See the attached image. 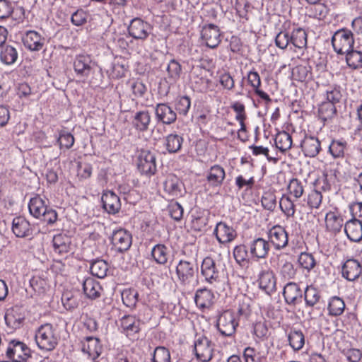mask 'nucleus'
<instances>
[{
    "label": "nucleus",
    "instance_id": "obj_1",
    "mask_svg": "<svg viewBox=\"0 0 362 362\" xmlns=\"http://www.w3.org/2000/svg\"><path fill=\"white\" fill-rule=\"evenodd\" d=\"M185 257L180 259L175 269L177 281L180 286L189 288L198 272L197 250L185 248Z\"/></svg>",
    "mask_w": 362,
    "mask_h": 362
},
{
    "label": "nucleus",
    "instance_id": "obj_2",
    "mask_svg": "<svg viewBox=\"0 0 362 362\" xmlns=\"http://www.w3.org/2000/svg\"><path fill=\"white\" fill-rule=\"evenodd\" d=\"M35 340L40 349L50 351L58 344L59 336L52 325L46 323L40 325L35 331Z\"/></svg>",
    "mask_w": 362,
    "mask_h": 362
},
{
    "label": "nucleus",
    "instance_id": "obj_3",
    "mask_svg": "<svg viewBox=\"0 0 362 362\" xmlns=\"http://www.w3.org/2000/svg\"><path fill=\"white\" fill-rule=\"evenodd\" d=\"M353 33L347 28H341L336 31L332 37L334 50L339 54H344L354 45Z\"/></svg>",
    "mask_w": 362,
    "mask_h": 362
},
{
    "label": "nucleus",
    "instance_id": "obj_4",
    "mask_svg": "<svg viewBox=\"0 0 362 362\" xmlns=\"http://www.w3.org/2000/svg\"><path fill=\"white\" fill-rule=\"evenodd\" d=\"M202 43L210 49H216L221 42V33L218 25L213 23L203 25L200 30Z\"/></svg>",
    "mask_w": 362,
    "mask_h": 362
},
{
    "label": "nucleus",
    "instance_id": "obj_5",
    "mask_svg": "<svg viewBox=\"0 0 362 362\" xmlns=\"http://www.w3.org/2000/svg\"><path fill=\"white\" fill-rule=\"evenodd\" d=\"M193 351L197 360L209 362L213 357L214 344L206 336L196 335Z\"/></svg>",
    "mask_w": 362,
    "mask_h": 362
},
{
    "label": "nucleus",
    "instance_id": "obj_6",
    "mask_svg": "<svg viewBox=\"0 0 362 362\" xmlns=\"http://www.w3.org/2000/svg\"><path fill=\"white\" fill-rule=\"evenodd\" d=\"M238 322L235 320L234 313L230 310L223 311L217 320L216 327L221 335L232 337L236 331Z\"/></svg>",
    "mask_w": 362,
    "mask_h": 362
},
{
    "label": "nucleus",
    "instance_id": "obj_7",
    "mask_svg": "<svg viewBox=\"0 0 362 362\" xmlns=\"http://www.w3.org/2000/svg\"><path fill=\"white\" fill-rule=\"evenodd\" d=\"M222 269L220 262H216L210 257H205L201 265V274L205 281L214 284L220 281V272Z\"/></svg>",
    "mask_w": 362,
    "mask_h": 362
},
{
    "label": "nucleus",
    "instance_id": "obj_8",
    "mask_svg": "<svg viewBox=\"0 0 362 362\" xmlns=\"http://www.w3.org/2000/svg\"><path fill=\"white\" fill-rule=\"evenodd\" d=\"M6 356L13 362H26L30 357V349L23 342L14 339L8 343Z\"/></svg>",
    "mask_w": 362,
    "mask_h": 362
},
{
    "label": "nucleus",
    "instance_id": "obj_9",
    "mask_svg": "<svg viewBox=\"0 0 362 362\" xmlns=\"http://www.w3.org/2000/svg\"><path fill=\"white\" fill-rule=\"evenodd\" d=\"M137 168L141 174L147 176L154 175L156 171L155 155L149 150L141 149L138 156Z\"/></svg>",
    "mask_w": 362,
    "mask_h": 362
},
{
    "label": "nucleus",
    "instance_id": "obj_10",
    "mask_svg": "<svg viewBox=\"0 0 362 362\" xmlns=\"http://www.w3.org/2000/svg\"><path fill=\"white\" fill-rule=\"evenodd\" d=\"M245 78H246L247 85L252 88L254 93L263 100L265 105H267L272 103V100L270 96L260 88L262 85L261 78L255 68L247 73L246 77L243 78L242 83H243ZM241 85L243 86V83Z\"/></svg>",
    "mask_w": 362,
    "mask_h": 362
},
{
    "label": "nucleus",
    "instance_id": "obj_11",
    "mask_svg": "<svg viewBox=\"0 0 362 362\" xmlns=\"http://www.w3.org/2000/svg\"><path fill=\"white\" fill-rule=\"evenodd\" d=\"M268 242L273 245L275 250H280L285 248L288 242V234L284 227L276 225L267 232Z\"/></svg>",
    "mask_w": 362,
    "mask_h": 362
},
{
    "label": "nucleus",
    "instance_id": "obj_12",
    "mask_svg": "<svg viewBox=\"0 0 362 362\" xmlns=\"http://www.w3.org/2000/svg\"><path fill=\"white\" fill-rule=\"evenodd\" d=\"M111 243L118 252L122 253L127 251L132 243V237L129 232L124 229H118L113 231L111 237Z\"/></svg>",
    "mask_w": 362,
    "mask_h": 362
},
{
    "label": "nucleus",
    "instance_id": "obj_13",
    "mask_svg": "<svg viewBox=\"0 0 362 362\" xmlns=\"http://www.w3.org/2000/svg\"><path fill=\"white\" fill-rule=\"evenodd\" d=\"M151 28L150 24L139 18L132 19L128 27V33L130 36L136 40H146Z\"/></svg>",
    "mask_w": 362,
    "mask_h": 362
},
{
    "label": "nucleus",
    "instance_id": "obj_14",
    "mask_svg": "<svg viewBox=\"0 0 362 362\" xmlns=\"http://www.w3.org/2000/svg\"><path fill=\"white\" fill-rule=\"evenodd\" d=\"M248 248L252 258L256 259H265L270 250V245L267 240L262 238H257L250 242Z\"/></svg>",
    "mask_w": 362,
    "mask_h": 362
},
{
    "label": "nucleus",
    "instance_id": "obj_15",
    "mask_svg": "<svg viewBox=\"0 0 362 362\" xmlns=\"http://www.w3.org/2000/svg\"><path fill=\"white\" fill-rule=\"evenodd\" d=\"M155 115L158 122L170 125L177 120V112L168 103H158L155 107Z\"/></svg>",
    "mask_w": 362,
    "mask_h": 362
},
{
    "label": "nucleus",
    "instance_id": "obj_16",
    "mask_svg": "<svg viewBox=\"0 0 362 362\" xmlns=\"http://www.w3.org/2000/svg\"><path fill=\"white\" fill-rule=\"evenodd\" d=\"M22 41L26 49L37 52L43 49L46 40L37 32L28 30L23 36Z\"/></svg>",
    "mask_w": 362,
    "mask_h": 362
},
{
    "label": "nucleus",
    "instance_id": "obj_17",
    "mask_svg": "<svg viewBox=\"0 0 362 362\" xmlns=\"http://www.w3.org/2000/svg\"><path fill=\"white\" fill-rule=\"evenodd\" d=\"M81 344L82 351L91 360L96 359L102 353V345L99 339L96 337H86L81 341Z\"/></svg>",
    "mask_w": 362,
    "mask_h": 362
},
{
    "label": "nucleus",
    "instance_id": "obj_18",
    "mask_svg": "<svg viewBox=\"0 0 362 362\" xmlns=\"http://www.w3.org/2000/svg\"><path fill=\"white\" fill-rule=\"evenodd\" d=\"M283 296L288 305H296L301 303L303 292L298 284L295 282H288L284 288Z\"/></svg>",
    "mask_w": 362,
    "mask_h": 362
},
{
    "label": "nucleus",
    "instance_id": "obj_19",
    "mask_svg": "<svg viewBox=\"0 0 362 362\" xmlns=\"http://www.w3.org/2000/svg\"><path fill=\"white\" fill-rule=\"evenodd\" d=\"M4 319L7 326L12 329L19 328L25 319L23 308L19 306H13L7 309Z\"/></svg>",
    "mask_w": 362,
    "mask_h": 362
},
{
    "label": "nucleus",
    "instance_id": "obj_20",
    "mask_svg": "<svg viewBox=\"0 0 362 362\" xmlns=\"http://www.w3.org/2000/svg\"><path fill=\"white\" fill-rule=\"evenodd\" d=\"M214 233L218 243L225 244L233 241L237 236L235 230L224 222L216 224Z\"/></svg>",
    "mask_w": 362,
    "mask_h": 362
},
{
    "label": "nucleus",
    "instance_id": "obj_21",
    "mask_svg": "<svg viewBox=\"0 0 362 362\" xmlns=\"http://www.w3.org/2000/svg\"><path fill=\"white\" fill-rule=\"evenodd\" d=\"M259 288L266 293L271 294L276 291V278L270 269L262 270L258 278Z\"/></svg>",
    "mask_w": 362,
    "mask_h": 362
},
{
    "label": "nucleus",
    "instance_id": "obj_22",
    "mask_svg": "<svg viewBox=\"0 0 362 362\" xmlns=\"http://www.w3.org/2000/svg\"><path fill=\"white\" fill-rule=\"evenodd\" d=\"M122 332L127 337H135L140 331V320L132 315L122 317L120 320Z\"/></svg>",
    "mask_w": 362,
    "mask_h": 362
},
{
    "label": "nucleus",
    "instance_id": "obj_23",
    "mask_svg": "<svg viewBox=\"0 0 362 362\" xmlns=\"http://www.w3.org/2000/svg\"><path fill=\"white\" fill-rule=\"evenodd\" d=\"M214 293L207 288L198 289L194 296L196 305L201 310L209 309L214 304Z\"/></svg>",
    "mask_w": 362,
    "mask_h": 362
},
{
    "label": "nucleus",
    "instance_id": "obj_24",
    "mask_svg": "<svg viewBox=\"0 0 362 362\" xmlns=\"http://www.w3.org/2000/svg\"><path fill=\"white\" fill-rule=\"evenodd\" d=\"M103 209L110 214H115L121 208L119 198L112 191L104 192L101 197Z\"/></svg>",
    "mask_w": 362,
    "mask_h": 362
},
{
    "label": "nucleus",
    "instance_id": "obj_25",
    "mask_svg": "<svg viewBox=\"0 0 362 362\" xmlns=\"http://www.w3.org/2000/svg\"><path fill=\"white\" fill-rule=\"evenodd\" d=\"M12 231L16 237L25 238L32 235L30 223L22 216L15 217L12 221Z\"/></svg>",
    "mask_w": 362,
    "mask_h": 362
},
{
    "label": "nucleus",
    "instance_id": "obj_26",
    "mask_svg": "<svg viewBox=\"0 0 362 362\" xmlns=\"http://www.w3.org/2000/svg\"><path fill=\"white\" fill-rule=\"evenodd\" d=\"M204 71L201 68L195 69L191 76L192 83L194 88L201 93H206L210 90L211 80L202 76Z\"/></svg>",
    "mask_w": 362,
    "mask_h": 362
},
{
    "label": "nucleus",
    "instance_id": "obj_27",
    "mask_svg": "<svg viewBox=\"0 0 362 362\" xmlns=\"http://www.w3.org/2000/svg\"><path fill=\"white\" fill-rule=\"evenodd\" d=\"M84 294L90 299H96L101 295L102 287L92 276L85 278L82 281Z\"/></svg>",
    "mask_w": 362,
    "mask_h": 362
},
{
    "label": "nucleus",
    "instance_id": "obj_28",
    "mask_svg": "<svg viewBox=\"0 0 362 362\" xmlns=\"http://www.w3.org/2000/svg\"><path fill=\"white\" fill-rule=\"evenodd\" d=\"M344 231L348 238L352 242H359L362 240V223L361 221L353 218L347 221L344 226Z\"/></svg>",
    "mask_w": 362,
    "mask_h": 362
},
{
    "label": "nucleus",
    "instance_id": "obj_29",
    "mask_svg": "<svg viewBox=\"0 0 362 362\" xmlns=\"http://www.w3.org/2000/svg\"><path fill=\"white\" fill-rule=\"evenodd\" d=\"M361 266L360 263L353 259H348L342 267L341 273L343 277L349 281H354L361 274Z\"/></svg>",
    "mask_w": 362,
    "mask_h": 362
},
{
    "label": "nucleus",
    "instance_id": "obj_30",
    "mask_svg": "<svg viewBox=\"0 0 362 362\" xmlns=\"http://www.w3.org/2000/svg\"><path fill=\"white\" fill-rule=\"evenodd\" d=\"M151 121V117L148 110H141L133 116L132 124L136 130L144 132L148 129Z\"/></svg>",
    "mask_w": 362,
    "mask_h": 362
},
{
    "label": "nucleus",
    "instance_id": "obj_31",
    "mask_svg": "<svg viewBox=\"0 0 362 362\" xmlns=\"http://www.w3.org/2000/svg\"><path fill=\"white\" fill-rule=\"evenodd\" d=\"M300 146L305 156L308 157L316 156L321 149L320 142L318 139L311 136H305L301 141Z\"/></svg>",
    "mask_w": 362,
    "mask_h": 362
},
{
    "label": "nucleus",
    "instance_id": "obj_32",
    "mask_svg": "<svg viewBox=\"0 0 362 362\" xmlns=\"http://www.w3.org/2000/svg\"><path fill=\"white\" fill-rule=\"evenodd\" d=\"M74 69L78 76L88 77L93 71L90 59L84 55L76 57L74 62Z\"/></svg>",
    "mask_w": 362,
    "mask_h": 362
},
{
    "label": "nucleus",
    "instance_id": "obj_33",
    "mask_svg": "<svg viewBox=\"0 0 362 362\" xmlns=\"http://www.w3.org/2000/svg\"><path fill=\"white\" fill-rule=\"evenodd\" d=\"M290 42L295 47L298 49L305 48L308 43V35L305 30L301 28L293 26L290 30Z\"/></svg>",
    "mask_w": 362,
    "mask_h": 362
},
{
    "label": "nucleus",
    "instance_id": "obj_34",
    "mask_svg": "<svg viewBox=\"0 0 362 362\" xmlns=\"http://www.w3.org/2000/svg\"><path fill=\"white\" fill-rule=\"evenodd\" d=\"M54 251L59 255L67 253L70 250L71 238L66 234L59 233L52 239Z\"/></svg>",
    "mask_w": 362,
    "mask_h": 362
},
{
    "label": "nucleus",
    "instance_id": "obj_35",
    "mask_svg": "<svg viewBox=\"0 0 362 362\" xmlns=\"http://www.w3.org/2000/svg\"><path fill=\"white\" fill-rule=\"evenodd\" d=\"M309 6L306 7L308 12V16L310 18H316L320 21L325 20L329 13V8L322 2L317 3H308Z\"/></svg>",
    "mask_w": 362,
    "mask_h": 362
},
{
    "label": "nucleus",
    "instance_id": "obj_36",
    "mask_svg": "<svg viewBox=\"0 0 362 362\" xmlns=\"http://www.w3.org/2000/svg\"><path fill=\"white\" fill-rule=\"evenodd\" d=\"M18 57V51L15 47L4 44L0 47V61L4 64H13L17 61Z\"/></svg>",
    "mask_w": 362,
    "mask_h": 362
},
{
    "label": "nucleus",
    "instance_id": "obj_37",
    "mask_svg": "<svg viewBox=\"0 0 362 362\" xmlns=\"http://www.w3.org/2000/svg\"><path fill=\"white\" fill-rule=\"evenodd\" d=\"M306 308H314L321 300L320 291L313 285L307 286L303 295Z\"/></svg>",
    "mask_w": 362,
    "mask_h": 362
},
{
    "label": "nucleus",
    "instance_id": "obj_38",
    "mask_svg": "<svg viewBox=\"0 0 362 362\" xmlns=\"http://www.w3.org/2000/svg\"><path fill=\"white\" fill-rule=\"evenodd\" d=\"M47 208L45 201L38 195L31 198L28 204L30 214L36 218H41Z\"/></svg>",
    "mask_w": 362,
    "mask_h": 362
},
{
    "label": "nucleus",
    "instance_id": "obj_39",
    "mask_svg": "<svg viewBox=\"0 0 362 362\" xmlns=\"http://www.w3.org/2000/svg\"><path fill=\"white\" fill-rule=\"evenodd\" d=\"M287 337L289 345L293 350L299 351L303 349L305 344V335L302 330L291 328Z\"/></svg>",
    "mask_w": 362,
    "mask_h": 362
},
{
    "label": "nucleus",
    "instance_id": "obj_40",
    "mask_svg": "<svg viewBox=\"0 0 362 362\" xmlns=\"http://www.w3.org/2000/svg\"><path fill=\"white\" fill-rule=\"evenodd\" d=\"M344 220L341 216L335 212L329 211L325 216V224L328 230L338 233L341 230Z\"/></svg>",
    "mask_w": 362,
    "mask_h": 362
},
{
    "label": "nucleus",
    "instance_id": "obj_41",
    "mask_svg": "<svg viewBox=\"0 0 362 362\" xmlns=\"http://www.w3.org/2000/svg\"><path fill=\"white\" fill-rule=\"evenodd\" d=\"M291 23H285L282 25L281 30L275 37V45L281 49H285L291 45L290 42Z\"/></svg>",
    "mask_w": 362,
    "mask_h": 362
},
{
    "label": "nucleus",
    "instance_id": "obj_42",
    "mask_svg": "<svg viewBox=\"0 0 362 362\" xmlns=\"http://www.w3.org/2000/svg\"><path fill=\"white\" fill-rule=\"evenodd\" d=\"M182 136L177 134H170L165 138V146L169 153L179 152L183 144Z\"/></svg>",
    "mask_w": 362,
    "mask_h": 362
},
{
    "label": "nucleus",
    "instance_id": "obj_43",
    "mask_svg": "<svg viewBox=\"0 0 362 362\" xmlns=\"http://www.w3.org/2000/svg\"><path fill=\"white\" fill-rule=\"evenodd\" d=\"M319 117L325 122L331 120L337 115L336 105L329 102H322L318 108Z\"/></svg>",
    "mask_w": 362,
    "mask_h": 362
},
{
    "label": "nucleus",
    "instance_id": "obj_44",
    "mask_svg": "<svg viewBox=\"0 0 362 362\" xmlns=\"http://www.w3.org/2000/svg\"><path fill=\"white\" fill-rule=\"evenodd\" d=\"M345 309V303L342 298L338 296H332L329 298L327 305L328 315L330 316H339Z\"/></svg>",
    "mask_w": 362,
    "mask_h": 362
},
{
    "label": "nucleus",
    "instance_id": "obj_45",
    "mask_svg": "<svg viewBox=\"0 0 362 362\" xmlns=\"http://www.w3.org/2000/svg\"><path fill=\"white\" fill-rule=\"evenodd\" d=\"M151 256L156 263L165 264L168 262L169 250L163 244H157L151 250Z\"/></svg>",
    "mask_w": 362,
    "mask_h": 362
},
{
    "label": "nucleus",
    "instance_id": "obj_46",
    "mask_svg": "<svg viewBox=\"0 0 362 362\" xmlns=\"http://www.w3.org/2000/svg\"><path fill=\"white\" fill-rule=\"evenodd\" d=\"M346 54V62L351 69H359L362 68V52L355 50L353 48Z\"/></svg>",
    "mask_w": 362,
    "mask_h": 362
},
{
    "label": "nucleus",
    "instance_id": "obj_47",
    "mask_svg": "<svg viewBox=\"0 0 362 362\" xmlns=\"http://www.w3.org/2000/svg\"><path fill=\"white\" fill-rule=\"evenodd\" d=\"M275 145L281 152H285L292 146V137L285 131L279 132L275 136Z\"/></svg>",
    "mask_w": 362,
    "mask_h": 362
},
{
    "label": "nucleus",
    "instance_id": "obj_48",
    "mask_svg": "<svg viewBox=\"0 0 362 362\" xmlns=\"http://www.w3.org/2000/svg\"><path fill=\"white\" fill-rule=\"evenodd\" d=\"M293 75L297 81H308L313 78L312 68L308 64L298 65L293 69Z\"/></svg>",
    "mask_w": 362,
    "mask_h": 362
},
{
    "label": "nucleus",
    "instance_id": "obj_49",
    "mask_svg": "<svg viewBox=\"0 0 362 362\" xmlns=\"http://www.w3.org/2000/svg\"><path fill=\"white\" fill-rule=\"evenodd\" d=\"M279 269L281 276L288 280L294 279L297 273L294 264L288 259H281Z\"/></svg>",
    "mask_w": 362,
    "mask_h": 362
},
{
    "label": "nucleus",
    "instance_id": "obj_50",
    "mask_svg": "<svg viewBox=\"0 0 362 362\" xmlns=\"http://www.w3.org/2000/svg\"><path fill=\"white\" fill-rule=\"evenodd\" d=\"M163 189L173 197H182L186 193L183 182H163Z\"/></svg>",
    "mask_w": 362,
    "mask_h": 362
},
{
    "label": "nucleus",
    "instance_id": "obj_51",
    "mask_svg": "<svg viewBox=\"0 0 362 362\" xmlns=\"http://www.w3.org/2000/svg\"><path fill=\"white\" fill-rule=\"evenodd\" d=\"M90 269L92 275L103 279L107 276L108 264L105 260L97 259L91 263Z\"/></svg>",
    "mask_w": 362,
    "mask_h": 362
},
{
    "label": "nucleus",
    "instance_id": "obj_52",
    "mask_svg": "<svg viewBox=\"0 0 362 362\" xmlns=\"http://www.w3.org/2000/svg\"><path fill=\"white\" fill-rule=\"evenodd\" d=\"M347 142L343 139L332 140L329 146V152L334 158H342L346 148Z\"/></svg>",
    "mask_w": 362,
    "mask_h": 362
},
{
    "label": "nucleus",
    "instance_id": "obj_53",
    "mask_svg": "<svg viewBox=\"0 0 362 362\" xmlns=\"http://www.w3.org/2000/svg\"><path fill=\"white\" fill-rule=\"evenodd\" d=\"M218 82L223 89L230 91L235 88V80L229 71H223L218 73Z\"/></svg>",
    "mask_w": 362,
    "mask_h": 362
},
{
    "label": "nucleus",
    "instance_id": "obj_54",
    "mask_svg": "<svg viewBox=\"0 0 362 362\" xmlns=\"http://www.w3.org/2000/svg\"><path fill=\"white\" fill-rule=\"evenodd\" d=\"M249 248L245 245H239L233 249V257L239 265H243L249 262Z\"/></svg>",
    "mask_w": 362,
    "mask_h": 362
},
{
    "label": "nucleus",
    "instance_id": "obj_55",
    "mask_svg": "<svg viewBox=\"0 0 362 362\" xmlns=\"http://www.w3.org/2000/svg\"><path fill=\"white\" fill-rule=\"evenodd\" d=\"M191 101L188 96L177 97L174 103L175 111L181 115L186 116L190 109Z\"/></svg>",
    "mask_w": 362,
    "mask_h": 362
},
{
    "label": "nucleus",
    "instance_id": "obj_56",
    "mask_svg": "<svg viewBox=\"0 0 362 362\" xmlns=\"http://www.w3.org/2000/svg\"><path fill=\"white\" fill-rule=\"evenodd\" d=\"M281 210L287 218L293 217L296 212V206L288 196L284 195L279 202Z\"/></svg>",
    "mask_w": 362,
    "mask_h": 362
},
{
    "label": "nucleus",
    "instance_id": "obj_57",
    "mask_svg": "<svg viewBox=\"0 0 362 362\" xmlns=\"http://www.w3.org/2000/svg\"><path fill=\"white\" fill-rule=\"evenodd\" d=\"M166 70L169 79L176 82L182 74V66L177 60L173 59L170 61Z\"/></svg>",
    "mask_w": 362,
    "mask_h": 362
},
{
    "label": "nucleus",
    "instance_id": "obj_58",
    "mask_svg": "<svg viewBox=\"0 0 362 362\" xmlns=\"http://www.w3.org/2000/svg\"><path fill=\"white\" fill-rule=\"evenodd\" d=\"M122 300L127 307L134 308L138 300V293L134 289H125L122 292Z\"/></svg>",
    "mask_w": 362,
    "mask_h": 362
},
{
    "label": "nucleus",
    "instance_id": "obj_59",
    "mask_svg": "<svg viewBox=\"0 0 362 362\" xmlns=\"http://www.w3.org/2000/svg\"><path fill=\"white\" fill-rule=\"evenodd\" d=\"M298 262L300 267L307 270L308 272L311 271L316 264V261L314 257L307 252H301L298 257Z\"/></svg>",
    "mask_w": 362,
    "mask_h": 362
},
{
    "label": "nucleus",
    "instance_id": "obj_60",
    "mask_svg": "<svg viewBox=\"0 0 362 362\" xmlns=\"http://www.w3.org/2000/svg\"><path fill=\"white\" fill-rule=\"evenodd\" d=\"M74 141V137L70 132H67L64 130L60 131L59 137L57 139V142L61 149L71 148L73 146Z\"/></svg>",
    "mask_w": 362,
    "mask_h": 362
},
{
    "label": "nucleus",
    "instance_id": "obj_61",
    "mask_svg": "<svg viewBox=\"0 0 362 362\" xmlns=\"http://www.w3.org/2000/svg\"><path fill=\"white\" fill-rule=\"evenodd\" d=\"M151 362H170V354L168 349L158 346L155 349Z\"/></svg>",
    "mask_w": 362,
    "mask_h": 362
},
{
    "label": "nucleus",
    "instance_id": "obj_62",
    "mask_svg": "<svg viewBox=\"0 0 362 362\" xmlns=\"http://www.w3.org/2000/svg\"><path fill=\"white\" fill-rule=\"evenodd\" d=\"M252 300L250 298L243 296L238 299V313L240 315L248 316L251 313Z\"/></svg>",
    "mask_w": 362,
    "mask_h": 362
},
{
    "label": "nucleus",
    "instance_id": "obj_63",
    "mask_svg": "<svg viewBox=\"0 0 362 362\" xmlns=\"http://www.w3.org/2000/svg\"><path fill=\"white\" fill-rule=\"evenodd\" d=\"M232 110L236 113L235 119L240 122L242 128H244L245 120L247 118L245 112V107L244 104L240 102H235L231 105Z\"/></svg>",
    "mask_w": 362,
    "mask_h": 362
},
{
    "label": "nucleus",
    "instance_id": "obj_64",
    "mask_svg": "<svg viewBox=\"0 0 362 362\" xmlns=\"http://www.w3.org/2000/svg\"><path fill=\"white\" fill-rule=\"evenodd\" d=\"M225 170L219 165H214L211 167L207 175L208 181H223L225 178Z\"/></svg>",
    "mask_w": 362,
    "mask_h": 362
}]
</instances>
